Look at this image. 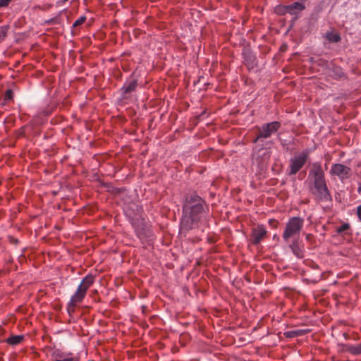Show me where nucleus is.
I'll return each instance as SVG.
<instances>
[{
    "instance_id": "nucleus-1",
    "label": "nucleus",
    "mask_w": 361,
    "mask_h": 361,
    "mask_svg": "<svg viewBox=\"0 0 361 361\" xmlns=\"http://www.w3.org/2000/svg\"><path fill=\"white\" fill-rule=\"evenodd\" d=\"M206 207L205 201L199 195L195 193L187 195L183 204L180 233H186L197 227L204 214Z\"/></svg>"
},
{
    "instance_id": "nucleus-2",
    "label": "nucleus",
    "mask_w": 361,
    "mask_h": 361,
    "mask_svg": "<svg viewBox=\"0 0 361 361\" xmlns=\"http://www.w3.org/2000/svg\"><path fill=\"white\" fill-rule=\"evenodd\" d=\"M307 180L310 181L311 192L318 200L323 202L331 200V195L326 184L324 171L319 164H313L309 171Z\"/></svg>"
},
{
    "instance_id": "nucleus-3",
    "label": "nucleus",
    "mask_w": 361,
    "mask_h": 361,
    "mask_svg": "<svg viewBox=\"0 0 361 361\" xmlns=\"http://www.w3.org/2000/svg\"><path fill=\"white\" fill-rule=\"evenodd\" d=\"M304 226V219L298 217H291L286 224L282 238L286 243L290 240L299 238L300 231Z\"/></svg>"
},
{
    "instance_id": "nucleus-4",
    "label": "nucleus",
    "mask_w": 361,
    "mask_h": 361,
    "mask_svg": "<svg viewBox=\"0 0 361 361\" xmlns=\"http://www.w3.org/2000/svg\"><path fill=\"white\" fill-rule=\"evenodd\" d=\"M310 155V150L306 149L299 154L294 156L290 159L288 166V174L290 176L296 174L305 165Z\"/></svg>"
},
{
    "instance_id": "nucleus-5",
    "label": "nucleus",
    "mask_w": 361,
    "mask_h": 361,
    "mask_svg": "<svg viewBox=\"0 0 361 361\" xmlns=\"http://www.w3.org/2000/svg\"><path fill=\"white\" fill-rule=\"evenodd\" d=\"M281 127V123L278 121H273L267 124H264L259 129L258 135L255 140L257 142L262 139H267L272 135L276 133Z\"/></svg>"
},
{
    "instance_id": "nucleus-6",
    "label": "nucleus",
    "mask_w": 361,
    "mask_h": 361,
    "mask_svg": "<svg viewBox=\"0 0 361 361\" xmlns=\"http://www.w3.org/2000/svg\"><path fill=\"white\" fill-rule=\"evenodd\" d=\"M87 291L83 290L81 287L78 286L75 292L71 296V300L67 305V311L69 314H71L75 312V307L82 302Z\"/></svg>"
},
{
    "instance_id": "nucleus-7",
    "label": "nucleus",
    "mask_w": 361,
    "mask_h": 361,
    "mask_svg": "<svg viewBox=\"0 0 361 361\" xmlns=\"http://www.w3.org/2000/svg\"><path fill=\"white\" fill-rule=\"evenodd\" d=\"M350 173V169L341 164H333L330 173L333 176H338L340 179H344L348 178Z\"/></svg>"
},
{
    "instance_id": "nucleus-8",
    "label": "nucleus",
    "mask_w": 361,
    "mask_h": 361,
    "mask_svg": "<svg viewBox=\"0 0 361 361\" xmlns=\"http://www.w3.org/2000/svg\"><path fill=\"white\" fill-rule=\"evenodd\" d=\"M267 230L263 225L254 228L252 231L251 240L254 245H258L267 235Z\"/></svg>"
},
{
    "instance_id": "nucleus-9",
    "label": "nucleus",
    "mask_w": 361,
    "mask_h": 361,
    "mask_svg": "<svg viewBox=\"0 0 361 361\" xmlns=\"http://www.w3.org/2000/svg\"><path fill=\"white\" fill-rule=\"evenodd\" d=\"M305 6L299 2H295L290 5L284 6L281 8H279L278 12L288 13L291 15H296L299 12L305 9Z\"/></svg>"
},
{
    "instance_id": "nucleus-10",
    "label": "nucleus",
    "mask_w": 361,
    "mask_h": 361,
    "mask_svg": "<svg viewBox=\"0 0 361 361\" xmlns=\"http://www.w3.org/2000/svg\"><path fill=\"white\" fill-rule=\"evenodd\" d=\"M291 243L289 245V247L293 252V253L298 258L303 257V247L301 245L299 238L290 240Z\"/></svg>"
},
{
    "instance_id": "nucleus-11",
    "label": "nucleus",
    "mask_w": 361,
    "mask_h": 361,
    "mask_svg": "<svg viewBox=\"0 0 361 361\" xmlns=\"http://www.w3.org/2000/svg\"><path fill=\"white\" fill-rule=\"evenodd\" d=\"M52 358L53 361H75V359L71 353L62 352L59 350H54Z\"/></svg>"
},
{
    "instance_id": "nucleus-12",
    "label": "nucleus",
    "mask_w": 361,
    "mask_h": 361,
    "mask_svg": "<svg viewBox=\"0 0 361 361\" xmlns=\"http://www.w3.org/2000/svg\"><path fill=\"white\" fill-rule=\"evenodd\" d=\"M341 351L349 352L353 355L361 354V344H359L357 345L343 344L341 345Z\"/></svg>"
},
{
    "instance_id": "nucleus-13",
    "label": "nucleus",
    "mask_w": 361,
    "mask_h": 361,
    "mask_svg": "<svg viewBox=\"0 0 361 361\" xmlns=\"http://www.w3.org/2000/svg\"><path fill=\"white\" fill-rule=\"evenodd\" d=\"M94 276L92 274L87 275L81 281L79 287H81L85 291L94 283Z\"/></svg>"
},
{
    "instance_id": "nucleus-14",
    "label": "nucleus",
    "mask_w": 361,
    "mask_h": 361,
    "mask_svg": "<svg viewBox=\"0 0 361 361\" xmlns=\"http://www.w3.org/2000/svg\"><path fill=\"white\" fill-rule=\"evenodd\" d=\"M325 37L329 42H335L336 43V42H339L341 39V37H340L338 33L336 32H334V31H329V32H326L325 35Z\"/></svg>"
},
{
    "instance_id": "nucleus-15",
    "label": "nucleus",
    "mask_w": 361,
    "mask_h": 361,
    "mask_svg": "<svg viewBox=\"0 0 361 361\" xmlns=\"http://www.w3.org/2000/svg\"><path fill=\"white\" fill-rule=\"evenodd\" d=\"M24 336L22 335H14L6 339V342L10 345H18L23 340Z\"/></svg>"
},
{
    "instance_id": "nucleus-16",
    "label": "nucleus",
    "mask_w": 361,
    "mask_h": 361,
    "mask_svg": "<svg viewBox=\"0 0 361 361\" xmlns=\"http://www.w3.org/2000/svg\"><path fill=\"white\" fill-rule=\"evenodd\" d=\"M137 86V82L135 80H132L129 82L128 83H126L123 87V92L124 93H130L135 90V87Z\"/></svg>"
},
{
    "instance_id": "nucleus-17",
    "label": "nucleus",
    "mask_w": 361,
    "mask_h": 361,
    "mask_svg": "<svg viewBox=\"0 0 361 361\" xmlns=\"http://www.w3.org/2000/svg\"><path fill=\"white\" fill-rule=\"evenodd\" d=\"M136 231L140 238H144L145 237L148 238L150 236L151 234V231L147 227H143L141 229H140L139 228H136Z\"/></svg>"
},
{
    "instance_id": "nucleus-18",
    "label": "nucleus",
    "mask_w": 361,
    "mask_h": 361,
    "mask_svg": "<svg viewBox=\"0 0 361 361\" xmlns=\"http://www.w3.org/2000/svg\"><path fill=\"white\" fill-rule=\"evenodd\" d=\"M13 98V92L11 90H7L4 95V100L7 102Z\"/></svg>"
},
{
    "instance_id": "nucleus-19",
    "label": "nucleus",
    "mask_w": 361,
    "mask_h": 361,
    "mask_svg": "<svg viewBox=\"0 0 361 361\" xmlns=\"http://www.w3.org/2000/svg\"><path fill=\"white\" fill-rule=\"evenodd\" d=\"M85 20H86L85 16H80L78 20H76L74 22L73 27H76L79 25H81L82 24H83L85 23Z\"/></svg>"
},
{
    "instance_id": "nucleus-20",
    "label": "nucleus",
    "mask_w": 361,
    "mask_h": 361,
    "mask_svg": "<svg viewBox=\"0 0 361 361\" xmlns=\"http://www.w3.org/2000/svg\"><path fill=\"white\" fill-rule=\"evenodd\" d=\"M349 228H350V226L348 224H343L337 228V232L338 233H342L346 231L347 230H348Z\"/></svg>"
},
{
    "instance_id": "nucleus-21",
    "label": "nucleus",
    "mask_w": 361,
    "mask_h": 361,
    "mask_svg": "<svg viewBox=\"0 0 361 361\" xmlns=\"http://www.w3.org/2000/svg\"><path fill=\"white\" fill-rule=\"evenodd\" d=\"M7 27H0V39L4 38L6 35Z\"/></svg>"
},
{
    "instance_id": "nucleus-22",
    "label": "nucleus",
    "mask_w": 361,
    "mask_h": 361,
    "mask_svg": "<svg viewBox=\"0 0 361 361\" xmlns=\"http://www.w3.org/2000/svg\"><path fill=\"white\" fill-rule=\"evenodd\" d=\"M11 0H0V8L7 6Z\"/></svg>"
},
{
    "instance_id": "nucleus-23",
    "label": "nucleus",
    "mask_w": 361,
    "mask_h": 361,
    "mask_svg": "<svg viewBox=\"0 0 361 361\" xmlns=\"http://www.w3.org/2000/svg\"><path fill=\"white\" fill-rule=\"evenodd\" d=\"M286 335L287 337H293V336H298L299 335L298 332L296 331H288L286 333Z\"/></svg>"
},
{
    "instance_id": "nucleus-24",
    "label": "nucleus",
    "mask_w": 361,
    "mask_h": 361,
    "mask_svg": "<svg viewBox=\"0 0 361 361\" xmlns=\"http://www.w3.org/2000/svg\"><path fill=\"white\" fill-rule=\"evenodd\" d=\"M357 215H358L360 220L361 221V205L359 206L357 208Z\"/></svg>"
},
{
    "instance_id": "nucleus-25",
    "label": "nucleus",
    "mask_w": 361,
    "mask_h": 361,
    "mask_svg": "<svg viewBox=\"0 0 361 361\" xmlns=\"http://www.w3.org/2000/svg\"><path fill=\"white\" fill-rule=\"evenodd\" d=\"M312 236H313V235H312V234H310V233H307V234L305 235V238H306V240H310L312 239Z\"/></svg>"
},
{
    "instance_id": "nucleus-26",
    "label": "nucleus",
    "mask_w": 361,
    "mask_h": 361,
    "mask_svg": "<svg viewBox=\"0 0 361 361\" xmlns=\"http://www.w3.org/2000/svg\"><path fill=\"white\" fill-rule=\"evenodd\" d=\"M357 192H358L359 194L361 195V185L358 187Z\"/></svg>"
}]
</instances>
